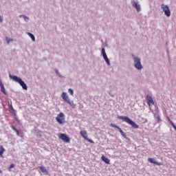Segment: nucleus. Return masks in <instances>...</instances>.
<instances>
[{"label":"nucleus","mask_w":176,"mask_h":176,"mask_svg":"<svg viewBox=\"0 0 176 176\" xmlns=\"http://www.w3.org/2000/svg\"><path fill=\"white\" fill-rule=\"evenodd\" d=\"M3 155V153L0 151V156H2Z\"/></svg>","instance_id":"obj_32"},{"label":"nucleus","mask_w":176,"mask_h":176,"mask_svg":"<svg viewBox=\"0 0 176 176\" xmlns=\"http://www.w3.org/2000/svg\"><path fill=\"white\" fill-rule=\"evenodd\" d=\"M10 78L14 80V82H16V83H19L20 86H21L22 89L23 90H28V86H27V84L21 79V78L17 76H12V74L9 75Z\"/></svg>","instance_id":"obj_3"},{"label":"nucleus","mask_w":176,"mask_h":176,"mask_svg":"<svg viewBox=\"0 0 176 176\" xmlns=\"http://www.w3.org/2000/svg\"><path fill=\"white\" fill-rule=\"evenodd\" d=\"M146 100L149 107H151V105H155V102H153V99L152 98V96L147 95Z\"/></svg>","instance_id":"obj_10"},{"label":"nucleus","mask_w":176,"mask_h":176,"mask_svg":"<svg viewBox=\"0 0 176 176\" xmlns=\"http://www.w3.org/2000/svg\"><path fill=\"white\" fill-rule=\"evenodd\" d=\"M38 168L41 170L44 175H47L49 174V172L47 169L45 168V166H39Z\"/></svg>","instance_id":"obj_13"},{"label":"nucleus","mask_w":176,"mask_h":176,"mask_svg":"<svg viewBox=\"0 0 176 176\" xmlns=\"http://www.w3.org/2000/svg\"><path fill=\"white\" fill-rule=\"evenodd\" d=\"M10 109L11 111V113H12L13 116H16V110L13 108V106L12 104L10 105Z\"/></svg>","instance_id":"obj_18"},{"label":"nucleus","mask_w":176,"mask_h":176,"mask_svg":"<svg viewBox=\"0 0 176 176\" xmlns=\"http://www.w3.org/2000/svg\"><path fill=\"white\" fill-rule=\"evenodd\" d=\"M148 161L149 162V163H152L153 164H157V166H160V162L155 161L153 158H148Z\"/></svg>","instance_id":"obj_14"},{"label":"nucleus","mask_w":176,"mask_h":176,"mask_svg":"<svg viewBox=\"0 0 176 176\" xmlns=\"http://www.w3.org/2000/svg\"><path fill=\"white\" fill-rule=\"evenodd\" d=\"M157 123H160V122H162V119H160V116H157Z\"/></svg>","instance_id":"obj_26"},{"label":"nucleus","mask_w":176,"mask_h":176,"mask_svg":"<svg viewBox=\"0 0 176 176\" xmlns=\"http://www.w3.org/2000/svg\"><path fill=\"white\" fill-rule=\"evenodd\" d=\"M117 119H119L120 120H122V122H125L129 126H131L132 129H140V126L135 123V122L133 121L128 116H118L117 117Z\"/></svg>","instance_id":"obj_1"},{"label":"nucleus","mask_w":176,"mask_h":176,"mask_svg":"<svg viewBox=\"0 0 176 176\" xmlns=\"http://www.w3.org/2000/svg\"><path fill=\"white\" fill-rule=\"evenodd\" d=\"M171 126L173 127V129H175L176 127L175 124H174V122L173 121L170 122Z\"/></svg>","instance_id":"obj_27"},{"label":"nucleus","mask_w":176,"mask_h":176,"mask_svg":"<svg viewBox=\"0 0 176 176\" xmlns=\"http://www.w3.org/2000/svg\"><path fill=\"white\" fill-rule=\"evenodd\" d=\"M67 104H69V105H70V107H72V108L75 109L76 108V104H74L73 100L71 101L70 99L68 100V101L66 102Z\"/></svg>","instance_id":"obj_16"},{"label":"nucleus","mask_w":176,"mask_h":176,"mask_svg":"<svg viewBox=\"0 0 176 176\" xmlns=\"http://www.w3.org/2000/svg\"><path fill=\"white\" fill-rule=\"evenodd\" d=\"M131 3L133 8H135L137 12H141V6L138 4L137 2H135V0H131Z\"/></svg>","instance_id":"obj_9"},{"label":"nucleus","mask_w":176,"mask_h":176,"mask_svg":"<svg viewBox=\"0 0 176 176\" xmlns=\"http://www.w3.org/2000/svg\"><path fill=\"white\" fill-rule=\"evenodd\" d=\"M19 17H21V18L23 17V19H24L25 20H30V17H28L24 14L20 15Z\"/></svg>","instance_id":"obj_22"},{"label":"nucleus","mask_w":176,"mask_h":176,"mask_svg":"<svg viewBox=\"0 0 176 176\" xmlns=\"http://www.w3.org/2000/svg\"><path fill=\"white\" fill-rule=\"evenodd\" d=\"M80 135L84 138L85 140H87V132L85 131H81L80 132Z\"/></svg>","instance_id":"obj_15"},{"label":"nucleus","mask_w":176,"mask_h":176,"mask_svg":"<svg viewBox=\"0 0 176 176\" xmlns=\"http://www.w3.org/2000/svg\"><path fill=\"white\" fill-rule=\"evenodd\" d=\"M0 174H2V170L0 169Z\"/></svg>","instance_id":"obj_35"},{"label":"nucleus","mask_w":176,"mask_h":176,"mask_svg":"<svg viewBox=\"0 0 176 176\" xmlns=\"http://www.w3.org/2000/svg\"><path fill=\"white\" fill-rule=\"evenodd\" d=\"M85 140L88 141V142H90L91 144H94V141H93L91 139H89L88 138H87V139Z\"/></svg>","instance_id":"obj_24"},{"label":"nucleus","mask_w":176,"mask_h":176,"mask_svg":"<svg viewBox=\"0 0 176 176\" xmlns=\"http://www.w3.org/2000/svg\"><path fill=\"white\" fill-rule=\"evenodd\" d=\"M167 119H168V122H172L171 120L170 119V118L167 117Z\"/></svg>","instance_id":"obj_34"},{"label":"nucleus","mask_w":176,"mask_h":176,"mask_svg":"<svg viewBox=\"0 0 176 176\" xmlns=\"http://www.w3.org/2000/svg\"><path fill=\"white\" fill-rule=\"evenodd\" d=\"M14 119L16 120V122L19 124V126H21V123L20 122V120H19V118H17L16 114H15V116H14Z\"/></svg>","instance_id":"obj_20"},{"label":"nucleus","mask_w":176,"mask_h":176,"mask_svg":"<svg viewBox=\"0 0 176 176\" xmlns=\"http://www.w3.org/2000/svg\"><path fill=\"white\" fill-rule=\"evenodd\" d=\"M131 57L133 61V67L137 71H141L144 69V66H142V63H141V58L134 55V54H131Z\"/></svg>","instance_id":"obj_2"},{"label":"nucleus","mask_w":176,"mask_h":176,"mask_svg":"<svg viewBox=\"0 0 176 176\" xmlns=\"http://www.w3.org/2000/svg\"><path fill=\"white\" fill-rule=\"evenodd\" d=\"M0 23H3V18L0 15Z\"/></svg>","instance_id":"obj_30"},{"label":"nucleus","mask_w":176,"mask_h":176,"mask_svg":"<svg viewBox=\"0 0 176 176\" xmlns=\"http://www.w3.org/2000/svg\"><path fill=\"white\" fill-rule=\"evenodd\" d=\"M59 138L60 140H62L63 142H69V141H71L69 137L65 133H60L59 135Z\"/></svg>","instance_id":"obj_8"},{"label":"nucleus","mask_w":176,"mask_h":176,"mask_svg":"<svg viewBox=\"0 0 176 176\" xmlns=\"http://www.w3.org/2000/svg\"><path fill=\"white\" fill-rule=\"evenodd\" d=\"M109 96H111V97H114V96L113 94H111V93H109Z\"/></svg>","instance_id":"obj_33"},{"label":"nucleus","mask_w":176,"mask_h":176,"mask_svg":"<svg viewBox=\"0 0 176 176\" xmlns=\"http://www.w3.org/2000/svg\"><path fill=\"white\" fill-rule=\"evenodd\" d=\"M54 71H55V74H56L58 76H59V78H61L62 79H64V78H65V77H64L63 75H61V74L60 73V72H58V69H55Z\"/></svg>","instance_id":"obj_17"},{"label":"nucleus","mask_w":176,"mask_h":176,"mask_svg":"<svg viewBox=\"0 0 176 176\" xmlns=\"http://www.w3.org/2000/svg\"><path fill=\"white\" fill-rule=\"evenodd\" d=\"M56 120L59 124L65 123V115L64 113L60 112L59 114H58L56 117Z\"/></svg>","instance_id":"obj_4"},{"label":"nucleus","mask_w":176,"mask_h":176,"mask_svg":"<svg viewBox=\"0 0 176 176\" xmlns=\"http://www.w3.org/2000/svg\"><path fill=\"white\" fill-rule=\"evenodd\" d=\"M10 168H14V164H11L9 166V170H10Z\"/></svg>","instance_id":"obj_28"},{"label":"nucleus","mask_w":176,"mask_h":176,"mask_svg":"<svg viewBox=\"0 0 176 176\" xmlns=\"http://www.w3.org/2000/svg\"><path fill=\"white\" fill-rule=\"evenodd\" d=\"M161 9H162L166 17H170V16H171V11L170 10V7H168V5H165L164 3L162 4Z\"/></svg>","instance_id":"obj_5"},{"label":"nucleus","mask_w":176,"mask_h":176,"mask_svg":"<svg viewBox=\"0 0 176 176\" xmlns=\"http://www.w3.org/2000/svg\"><path fill=\"white\" fill-rule=\"evenodd\" d=\"M110 127H113V129H117L118 130H119L122 137H123L124 138H126V133H124L123 130H122V128H120L119 126L115 124H110Z\"/></svg>","instance_id":"obj_7"},{"label":"nucleus","mask_w":176,"mask_h":176,"mask_svg":"<svg viewBox=\"0 0 176 176\" xmlns=\"http://www.w3.org/2000/svg\"><path fill=\"white\" fill-rule=\"evenodd\" d=\"M11 128L12 129V130H14V131H17V129H16L14 126L12 125Z\"/></svg>","instance_id":"obj_29"},{"label":"nucleus","mask_w":176,"mask_h":176,"mask_svg":"<svg viewBox=\"0 0 176 176\" xmlns=\"http://www.w3.org/2000/svg\"><path fill=\"white\" fill-rule=\"evenodd\" d=\"M0 151H1L3 153L5 152V148H3V146H0Z\"/></svg>","instance_id":"obj_25"},{"label":"nucleus","mask_w":176,"mask_h":176,"mask_svg":"<svg viewBox=\"0 0 176 176\" xmlns=\"http://www.w3.org/2000/svg\"><path fill=\"white\" fill-rule=\"evenodd\" d=\"M28 35H29L30 38H31L33 42H35V36L34 35V34L28 32Z\"/></svg>","instance_id":"obj_19"},{"label":"nucleus","mask_w":176,"mask_h":176,"mask_svg":"<svg viewBox=\"0 0 176 176\" xmlns=\"http://www.w3.org/2000/svg\"><path fill=\"white\" fill-rule=\"evenodd\" d=\"M68 93H69V94H71V96H74V89L69 88L68 89Z\"/></svg>","instance_id":"obj_23"},{"label":"nucleus","mask_w":176,"mask_h":176,"mask_svg":"<svg viewBox=\"0 0 176 176\" xmlns=\"http://www.w3.org/2000/svg\"><path fill=\"white\" fill-rule=\"evenodd\" d=\"M61 98H63L65 102H67L69 100L68 95H67V92H63L61 94Z\"/></svg>","instance_id":"obj_11"},{"label":"nucleus","mask_w":176,"mask_h":176,"mask_svg":"<svg viewBox=\"0 0 176 176\" xmlns=\"http://www.w3.org/2000/svg\"><path fill=\"white\" fill-rule=\"evenodd\" d=\"M101 160L104 162L106 164H111V160L109 158L105 157L104 155H102Z\"/></svg>","instance_id":"obj_12"},{"label":"nucleus","mask_w":176,"mask_h":176,"mask_svg":"<svg viewBox=\"0 0 176 176\" xmlns=\"http://www.w3.org/2000/svg\"><path fill=\"white\" fill-rule=\"evenodd\" d=\"M6 41L7 43H10V42H13V38H10L9 37H6Z\"/></svg>","instance_id":"obj_21"},{"label":"nucleus","mask_w":176,"mask_h":176,"mask_svg":"<svg viewBox=\"0 0 176 176\" xmlns=\"http://www.w3.org/2000/svg\"><path fill=\"white\" fill-rule=\"evenodd\" d=\"M101 56H102L103 59L104 60L107 65H111V61L109 58H108V56L107 55V52H105V48L102 47L101 50Z\"/></svg>","instance_id":"obj_6"},{"label":"nucleus","mask_w":176,"mask_h":176,"mask_svg":"<svg viewBox=\"0 0 176 176\" xmlns=\"http://www.w3.org/2000/svg\"><path fill=\"white\" fill-rule=\"evenodd\" d=\"M16 135H20V131H18V129L16 131Z\"/></svg>","instance_id":"obj_31"}]
</instances>
